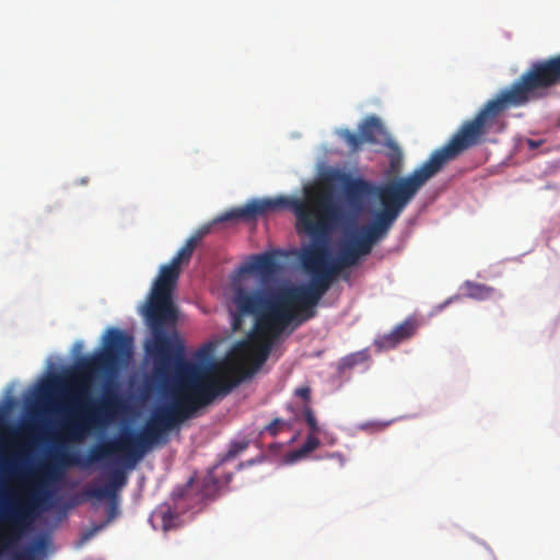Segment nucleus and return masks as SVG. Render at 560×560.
Returning <instances> with one entry per match:
<instances>
[{
	"instance_id": "obj_1",
	"label": "nucleus",
	"mask_w": 560,
	"mask_h": 560,
	"mask_svg": "<svg viewBox=\"0 0 560 560\" xmlns=\"http://www.w3.org/2000/svg\"><path fill=\"white\" fill-rule=\"evenodd\" d=\"M279 208H289L296 218V230L314 240L313 246L302 254V264L312 275L307 284L234 290L233 303L236 308L233 326L242 324V317L255 318V331L246 339L236 342L232 353L235 359L252 363L256 369L268 359L277 338L298 316L302 320L315 316V306L329 290L335 276L345 267L355 266L361 257L371 250L357 237L341 245L337 258L327 262V238L343 211L335 202L330 188L307 189L305 198L279 197L276 199H254L243 207L234 208L218 217L214 222L235 219L253 220L258 215Z\"/></svg>"
},
{
	"instance_id": "obj_2",
	"label": "nucleus",
	"mask_w": 560,
	"mask_h": 560,
	"mask_svg": "<svg viewBox=\"0 0 560 560\" xmlns=\"http://www.w3.org/2000/svg\"><path fill=\"white\" fill-rule=\"evenodd\" d=\"M558 85L560 54L533 62L516 81L503 89L495 98L487 102L474 118L465 120L450 141L435 150L419 168L407 177L376 188L375 194L382 210L376 213L371 224L362 229L358 238L372 252L373 246L387 235L394 222L421 187L447 163L468 149L483 143L504 110L545 98L549 91Z\"/></svg>"
},
{
	"instance_id": "obj_3",
	"label": "nucleus",
	"mask_w": 560,
	"mask_h": 560,
	"mask_svg": "<svg viewBox=\"0 0 560 560\" xmlns=\"http://www.w3.org/2000/svg\"><path fill=\"white\" fill-rule=\"evenodd\" d=\"M133 354V338L118 328H109L103 349L77 363L69 389L74 402L63 422V433L71 441H82L92 431L107 425L121 406L113 378Z\"/></svg>"
},
{
	"instance_id": "obj_4",
	"label": "nucleus",
	"mask_w": 560,
	"mask_h": 560,
	"mask_svg": "<svg viewBox=\"0 0 560 560\" xmlns=\"http://www.w3.org/2000/svg\"><path fill=\"white\" fill-rule=\"evenodd\" d=\"M145 353L153 362V375L161 388L168 389L174 372V378L197 409L209 405L218 395L229 393L237 384L226 375L202 377L200 368L185 358V345L175 330L162 354Z\"/></svg>"
},
{
	"instance_id": "obj_5",
	"label": "nucleus",
	"mask_w": 560,
	"mask_h": 560,
	"mask_svg": "<svg viewBox=\"0 0 560 560\" xmlns=\"http://www.w3.org/2000/svg\"><path fill=\"white\" fill-rule=\"evenodd\" d=\"M172 429H174L173 424L160 409H156L140 432L121 433L118 438L93 447L84 459L78 455L60 453L57 455V460L63 466L75 465L85 468L93 463L108 458L110 455H121L122 464L126 467L135 468L143 456Z\"/></svg>"
},
{
	"instance_id": "obj_6",
	"label": "nucleus",
	"mask_w": 560,
	"mask_h": 560,
	"mask_svg": "<svg viewBox=\"0 0 560 560\" xmlns=\"http://www.w3.org/2000/svg\"><path fill=\"white\" fill-rule=\"evenodd\" d=\"M180 267L171 261L160 269L154 281L148 302L143 306V316L151 330V337L145 342V352L162 354L173 339V331L168 334L167 327H174L177 312L172 301V292L179 278Z\"/></svg>"
},
{
	"instance_id": "obj_7",
	"label": "nucleus",
	"mask_w": 560,
	"mask_h": 560,
	"mask_svg": "<svg viewBox=\"0 0 560 560\" xmlns=\"http://www.w3.org/2000/svg\"><path fill=\"white\" fill-rule=\"evenodd\" d=\"M45 494L46 492L36 489L26 499L12 502L1 510L0 518L8 524V528L0 533V555L10 560H39L45 556L48 547L45 536H39L30 545L18 549V544L31 527Z\"/></svg>"
},
{
	"instance_id": "obj_8",
	"label": "nucleus",
	"mask_w": 560,
	"mask_h": 560,
	"mask_svg": "<svg viewBox=\"0 0 560 560\" xmlns=\"http://www.w3.org/2000/svg\"><path fill=\"white\" fill-rule=\"evenodd\" d=\"M358 130L359 135L349 129H339L337 131L338 137L346 142L351 152H358L363 143H378L380 138L385 133L380 118L375 116L366 117L359 125Z\"/></svg>"
},
{
	"instance_id": "obj_9",
	"label": "nucleus",
	"mask_w": 560,
	"mask_h": 560,
	"mask_svg": "<svg viewBox=\"0 0 560 560\" xmlns=\"http://www.w3.org/2000/svg\"><path fill=\"white\" fill-rule=\"evenodd\" d=\"M172 397L173 399L168 405L159 409L175 428L176 425L192 417V415L198 409L196 408V404L192 402L184 389L179 387V384L175 378L172 386Z\"/></svg>"
},
{
	"instance_id": "obj_10",
	"label": "nucleus",
	"mask_w": 560,
	"mask_h": 560,
	"mask_svg": "<svg viewBox=\"0 0 560 560\" xmlns=\"http://www.w3.org/2000/svg\"><path fill=\"white\" fill-rule=\"evenodd\" d=\"M110 455L109 457H112ZM117 458L116 465L109 471L108 480L104 486L90 487L85 489V495L96 500H115L117 492L127 483V469L121 462V455H114Z\"/></svg>"
},
{
	"instance_id": "obj_11",
	"label": "nucleus",
	"mask_w": 560,
	"mask_h": 560,
	"mask_svg": "<svg viewBox=\"0 0 560 560\" xmlns=\"http://www.w3.org/2000/svg\"><path fill=\"white\" fill-rule=\"evenodd\" d=\"M332 178L342 185L346 198L351 205H360L363 197L371 191L370 183L362 178H352L347 173L337 172Z\"/></svg>"
},
{
	"instance_id": "obj_12",
	"label": "nucleus",
	"mask_w": 560,
	"mask_h": 560,
	"mask_svg": "<svg viewBox=\"0 0 560 560\" xmlns=\"http://www.w3.org/2000/svg\"><path fill=\"white\" fill-rule=\"evenodd\" d=\"M276 271V260L267 253L254 255L250 262L240 268V272H255L264 278L275 275Z\"/></svg>"
},
{
	"instance_id": "obj_13",
	"label": "nucleus",
	"mask_w": 560,
	"mask_h": 560,
	"mask_svg": "<svg viewBox=\"0 0 560 560\" xmlns=\"http://www.w3.org/2000/svg\"><path fill=\"white\" fill-rule=\"evenodd\" d=\"M220 465L221 464L218 463L214 467L209 469L207 476L202 480L201 492H202L203 497H206V498L215 497L218 494V492L220 491V489L223 486H228L233 478V475L231 472H229L224 476V479L221 480L217 476V469Z\"/></svg>"
},
{
	"instance_id": "obj_14",
	"label": "nucleus",
	"mask_w": 560,
	"mask_h": 560,
	"mask_svg": "<svg viewBox=\"0 0 560 560\" xmlns=\"http://www.w3.org/2000/svg\"><path fill=\"white\" fill-rule=\"evenodd\" d=\"M210 232V226L206 225L200 228L192 236H190L186 244L180 248L177 255L172 259L179 267L183 262L189 261L192 256L195 248L203 236Z\"/></svg>"
},
{
	"instance_id": "obj_15",
	"label": "nucleus",
	"mask_w": 560,
	"mask_h": 560,
	"mask_svg": "<svg viewBox=\"0 0 560 560\" xmlns=\"http://www.w3.org/2000/svg\"><path fill=\"white\" fill-rule=\"evenodd\" d=\"M465 289L466 296L478 301L488 300L495 294L494 288L472 281H466Z\"/></svg>"
},
{
	"instance_id": "obj_16",
	"label": "nucleus",
	"mask_w": 560,
	"mask_h": 560,
	"mask_svg": "<svg viewBox=\"0 0 560 560\" xmlns=\"http://www.w3.org/2000/svg\"><path fill=\"white\" fill-rule=\"evenodd\" d=\"M369 360V353L366 350L357 351L343 357L338 363V371L343 373L348 370L353 369L358 364L364 363Z\"/></svg>"
},
{
	"instance_id": "obj_17",
	"label": "nucleus",
	"mask_w": 560,
	"mask_h": 560,
	"mask_svg": "<svg viewBox=\"0 0 560 560\" xmlns=\"http://www.w3.org/2000/svg\"><path fill=\"white\" fill-rule=\"evenodd\" d=\"M319 446V440L314 434H308L305 442L300 448L292 452L291 456L293 459H300L315 451Z\"/></svg>"
},
{
	"instance_id": "obj_18",
	"label": "nucleus",
	"mask_w": 560,
	"mask_h": 560,
	"mask_svg": "<svg viewBox=\"0 0 560 560\" xmlns=\"http://www.w3.org/2000/svg\"><path fill=\"white\" fill-rule=\"evenodd\" d=\"M154 516L161 518L162 528L164 530H168L175 526L174 521L176 515L170 506H161L158 511H155Z\"/></svg>"
},
{
	"instance_id": "obj_19",
	"label": "nucleus",
	"mask_w": 560,
	"mask_h": 560,
	"mask_svg": "<svg viewBox=\"0 0 560 560\" xmlns=\"http://www.w3.org/2000/svg\"><path fill=\"white\" fill-rule=\"evenodd\" d=\"M248 447L247 441L233 442L230 445L228 452L220 458L219 464H223L228 460L235 458L238 454L244 452Z\"/></svg>"
},
{
	"instance_id": "obj_20",
	"label": "nucleus",
	"mask_w": 560,
	"mask_h": 560,
	"mask_svg": "<svg viewBox=\"0 0 560 560\" xmlns=\"http://www.w3.org/2000/svg\"><path fill=\"white\" fill-rule=\"evenodd\" d=\"M393 330L398 336V338L404 341L409 339L415 334L416 325L412 320L407 319L404 323L397 325Z\"/></svg>"
},
{
	"instance_id": "obj_21",
	"label": "nucleus",
	"mask_w": 560,
	"mask_h": 560,
	"mask_svg": "<svg viewBox=\"0 0 560 560\" xmlns=\"http://www.w3.org/2000/svg\"><path fill=\"white\" fill-rule=\"evenodd\" d=\"M400 342H401V340L394 332V330H392L390 332L381 337L380 340L376 341V345L380 348L388 349V348H395Z\"/></svg>"
},
{
	"instance_id": "obj_22",
	"label": "nucleus",
	"mask_w": 560,
	"mask_h": 560,
	"mask_svg": "<svg viewBox=\"0 0 560 560\" xmlns=\"http://www.w3.org/2000/svg\"><path fill=\"white\" fill-rule=\"evenodd\" d=\"M303 413H304L305 422L310 429V434L316 435L317 433H319L320 429L318 427V423H317V420L315 418L313 410L308 406H306L303 409Z\"/></svg>"
},
{
	"instance_id": "obj_23",
	"label": "nucleus",
	"mask_w": 560,
	"mask_h": 560,
	"mask_svg": "<svg viewBox=\"0 0 560 560\" xmlns=\"http://www.w3.org/2000/svg\"><path fill=\"white\" fill-rule=\"evenodd\" d=\"M388 422H382V421H368L359 424V429L366 432H380L386 429L389 425Z\"/></svg>"
},
{
	"instance_id": "obj_24",
	"label": "nucleus",
	"mask_w": 560,
	"mask_h": 560,
	"mask_svg": "<svg viewBox=\"0 0 560 560\" xmlns=\"http://www.w3.org/2000/svg\"><path fill=\"white\" fill-rule=\"evenodd\" d=\"M107 525V522H103L96 525H93L92 527L85 529L81 535L82 541H88L91 538H93L98 532H101L105 526Z\"/></svg>"
},
{
	"instance_id": "obj_25",
	"label": "nucleus",
	"mask_w": 560,
	"mask_h": 560,
	"mask_svg": "<svg viewBox=\"0 0 560 560\" xmlns=\"http://www.w3.org/2000/svg\"><path fill=\"white\" fill-rule=\"evenodd\" d=\"M283 425H284L283 420L275 419L271 423H269L267 425L266 430L270 435L276 436L278 434V432L280 431V428Z\"/></svg>"
},
{
	"instance_id": "obj_26",
	"label": "nucleus",
	"mask_w": 560,
	"mask_h": 560,
	"mask_svg": "<svg viewBox=\"0 0 560 560\" xmlns=\"http://www.w3.org/2000/svg\"><path fill=\"white\" fill-rule=\"evenodd\" d=\"M54 387H63V382L60 377H54L47 384H45L42 388L44 394H48Z\"/></svg>"
},
{
	"instance_id": "obj_27",
	"label": "nucleus",
	"mask_w": 560,
	"mask_h": 560,
	"mask_svg": "<svg viewBox=\"0 0 560 560\" xmlns=\"http://www.w3.org/2000/svg\"><path fill=\"white\" fill-rule=\"evenodd\" d=\"M295 396L302 398L308 402L311 400V388L308 386H302L294 390Z\"/></svg>"
},
{
	"instance_id": "obj_28",
	"label": "nucleus",
	"mask_w": 560,
	"mask_h": 560,
	"mask_svg": "<svg viewBox=\"0 0 560 560\" xmlns=\"http://www.w3.org/2000/svg\"><path fill=\"white\" fill-rule=\"evenodd\" d=\"M57 472H58V469L55 465H48L44 468V475L47 477V478H55L57 476Z\"/></svg>"
},
{
	"instance_id": "obj_29",
	"label": "nucleus",
	"mask_w": 560,
	"mask_h": 560,
	"mask_svg": "<svg viewBox=\"0 0 560 560\" xmlns=\"http://www.w3.org/2000/svg\"><path fill=\"white\" fill-rule=\"evenodd\" d=\"M527 144L530 149H536L540 145V141H536V140H533V139H528L527 140Z\"/></svg>"
},
{
	"instance_id": "obj_30",
	"label": "nucleus",
	"mask_w": 560,
	"mask_h": 560,
	"mask_svg": "<svg viewBox=\"0 0 560 560\" xmlns=\"http://www.w3.org/2000/svg\"><path fill=\"white\" fill-rule=\"evenodd\" d=\"M1 467L3 469V471H8L11 469L12 467V462H9V460H2L1 462Z\"/></svg>"
},
{
	"instance_id": "obj_31",
	"label": "nucleus",
	"mask_w": 560,
	"mask_h": 560,
	"mask_svg": "<svg viewBox=\"0 0 560 560\" xmlns=\"http://www.w3.org/2000/svg\"><path fill=\"white\" fill-rule=\"evenodd\" d=\"M115 513H116V506H115V504H113L109 509L108 520L106 521L107 523L115 516Z\"/></svg>"
},
{
	"instance_id": "obj_32",
	"label": "nucleus",
	"mask_w": 560,
	"mask_h": 560,
	"mask_svg": "<svg viewBox=\"0 0 560 560\" xmlns=\"http://www.w3.org/2000/svg\"><path fill=\"white\" fill-rule=\"evenodd\" d=\"M4 425V411L0 407V429Z\"/></svg>"
}]
</instances>
